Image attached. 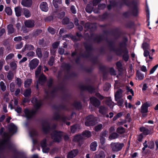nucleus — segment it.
Segmentation results:
<instances>
[{"mask_svg": "<svg viewBox=\"0 0 158 158\" xmlns=\"http://www.w3.org/2000/svg\"><path fill=\"white\" fill-rule=\"evenodd\" d=\"M15 110L18 113H20L22 111L21 108L19 106H17V108L15 109Z\"/></svg>", "mask_w": 158, "mask_h": 158, "instance_id": "774afa93", "label": "nucleus"}, {"mask_svg": "<svg viewBox=\"0 0 158 158\" xmlns=\"http://www.w3.org/2000/svg\"><path fill=\"white\" fill-rule=\"evenodd\" d=\"M79 127V126L77 125H74L71 127V130L72 133L75 132L77 130V128Z\"/></svg>", "mask_w": 158, "mask_h": 158, "instance_id": "4c0bfd02", "label": "nucleus"}, {"mask_svg": "<svg viewBox=\"0 0 158 158\" xmlns=\"http://www.w3.org/2000/svg\"><path fill=\"white\" fill-rule=\"evenodd\" d=\"M37 135V132L35 130H32L30 133V136L32 138L33 143L34 144L36 143L37 141L33 139V138Z\"/></svg>", "mask_w": 158, "mask_h": 158, "instance_id": "6ab92c4d", "label": "nucleus"}, {"mask_svg": "<svg viewBox=\"0 0 158 158\" xmlns=\"http://www.w3.org/2000/svg\"><path fill=\"white\" fill-rule=\"evenodd\" d=\"M62 3L61 0H53V4L55 8H57L59 5L61 4Z\"/></svg>", "mask_w": 158, "mask_h": 158, "instance_id": "c85d7f7f", "label": "nucleus"}, {"mask_svg": "<svg viewBox=\"0 0 158 158\" xmlns=\"http://www.w3.org/2000/svg\"><path fill=\"white\" fill-rule=\"evenodd\" d=\"M63 135V134L62 132H58L55 131L52 134V138L54 141L59 142L60 140Z\"/></svg>", "mask_w": 158, "mask_h": 158, "instance_id": "7ed1b4c3", "label": "nucleus"}, {"mask_svg": "<svg viewBox=\"0 0 158 158\" xmlns=\"http://www.w3.org/2000/svg\"><path fill=\"white\" fill-rule=\"evenodd\" d=\"M136 75L138 79L139 80H143L144 77V75L138 72H137Z\"/></svg>", "mask_w": 158, "mask_h": 158, "instance_id": "c9c22d12", "label": "nucleus"}, {"mask_svg": "<svg viewBox=\"0 0 158 158\" xmlns=\"http://www.w3.org/2000/svg\"><path fill=\"white\" fill-rule=\"evenodd\" d=\"M36 52L39 57H41L42 56L41 50L40 48H37Z\"/></svg>", "mask_w": 158, "mask_h": 158, "instance_id": "ea45409f", "label": "nucleus"}, {"mask_svg": "<svg viewBox=\"0 0 158 158\" xmlns=\"http://www.w3.org/2000/svg\"><path fill=\"white\" fill-rule=\"evenodd\" d=\"M95 123V120L93 115H89L86 118L85 125L87 126L94 125Z\"/></svg>", "mask_w": 158, "mask_h": 158, "instance_id": "20e7f679", "label": "nucleus"}, {"mask_svg": "<svg viewBox=\"0 0 158 158\" xmlns=\"http://www.w3.org/2000/svg\"><path fill=\"white\" fill-rule=\"evenodd\" d=\"M147 103H145L142 106L141 111L142 113H146L148 112V107Z\"/></svg>", "mask_w": 158, "mask_h": 158, "instance_id": "aec40b11", "label": "nucleus"}, {"mask_svg": "<svg viewBox=\"0 0 158 158\" xmlns=\"http://www.w3.org/2000/svg\"><path fill=\"white\" fill-rule=\"evenodd\" d=\"M36 110H33L31 111H29L27 109H25L24 112L26 117L29 118L32 117L36 113Z\"/></svg>", "mask_w": 158, "mask_h": 158, "instance_id": "423d86ee", "label": "nucleus"}, {"mask_svg": "<svg viewBox=\"0 0 158 158\" xmlns=\"http://www.w3.org/2000/svg\"><path fill=\"white\" fill-rule=\"evenodd\" d=\"M128 51H126V53H124L123 56V59L125 61H127L128 60L129 56L128 54Z\"/></svg>", "mask_w": 158, "mask_h": 158, "instance_id": "c03bdc74", "label": "nucleus"}, {"mask_svg": "<svg viewBox=\"0 0 158 158\" xmlns=\"http://www.w3.org/2000/svg\"><path fill=\"white\" fill-rule=\"evenodd\" d=\"M110 147L113 152H117L120 151L124 146L123 143L112 142L110 144Z\"/></svg>", "mask_w": 158, "mask_h": 158, "instance_id": "f03ea898", "label": "nucleus"}, {"mask_svg": "<svg viewBox=\"0 0 158 158\" xmlns=\"http://www.w3.org/2000/svg\"><path fill=\"white\" fill-rule=\"evenodd\" d=\"M25 26L28 27H32L34 26V22L33 21L28 20L25 22Z\"/></svg>", "mask_w": 158, "mask_h": 158, "instance_id": "a211bd4d", "label": "nucleus"}, {"mask_svg": "<svg viewBox=\"0 0 158 158\" xmlns=\"http://www.w3.org/2000/svg\"><path fill=\"white\" fill-rule=\"evenodd\" d=\"M118 135L116 133H113L111 134L109 137V140H111L118 138Z\"/></svg>", "mask_w": 158, "mask_h": 158, "instance_id": "393cba45", "label": "nucleus"}, {"mask_svg": "<svg viewBox=\"0 0 158 158\" xmlns=\"http://www.w3.org/2000/svg\"><path fill=\"white\" fill-rule=\"evenodd\" d=\"M32 81L31 79H28L26 80L24 82V86L25 87H28L29 86Z\"/></svg>", "mask_w": 158, "mask_h": 158, "instance_id": "2f4dec72", "label": "nucleus"}, {"mask_svg": "<svg viewBox=\"0 0 158 158\" xmlns=\"http://www.w3.org/2000/svg\"><path fill=\"white\" fill-rule=\"evenodd\" d=\"M17 84V85L20 87L22 83L21 79L19 78H17L16 80Z\"/></svg>", "mask_w": 158, "mask_h": 158, "instance_id": "6e6d98bb", "label": "nucleus"}, {"mask_svg": "<svg viewBox=\"0 0 158 158\" xmlns=\"http://www.w3.org/2000/svg\"><path fill=\"white\" fill-rule=\"evenodd\" d=\"M43 131L45 133H47L50 130V127L48 125L44 126L43 127Z\"/></svg>", "mask_w": 158, "mask_h": 158, "instance_id": "e433bc0d", "label": "nucleus"}, {"mask_svg": "<svg viewBox=\"0 0 158 158\" xmlns=\"http://www.w3.org/2000/svg\"><path fill=\"white\" fill-rule=\"evenodd\" d=\"M124 3L127 5L129 6H132L136 10H137V4L135 2H128L127 0H123Z\"/></svg>", "mask_w": 158, "mask_h": 158, "instance_id": "ddd939ff", "label": "nucleus"}, {"mask_svg": "<svg viewBox=\"0 0 158 158\" xmlns=\"http://www.w3.org/2000/svg\"><path fill=\"white\" fill-rule=\"evenodd\" d=\"M144 56L145 57H147L149 56V52L148 50H144Z\"/></svg>", "mask_w": 158, "mask_h": 158, "instance_id": "052dcab7", "label": "nucleus"}, {"mask_svg": "<svg viewBox=\"0 0 158 158\" xmlns=\"http://www.w3.org/2000/svg\"><path fill=\"white\" fill-rule=\"evenodd\" d=\"M105 154L104 152L102 151H100L98 155L96 154L95 155L94 158H105Z\"/></svg>", "mask_w": 158, "mask_h": 158, "instance_id": "b1692460", "label": "nucleus"}, {"mask_svg": "<svg viewBox=\"0 0 158 158\" xmlns=\"http://www.w3.org/2000/svg\"><path fill=\"white\" fill-rule=\"evenodd\" d=\"M10 68L12 70H15L16 69L17 65L14 62H12L10 64Z\"/></svg>", "mask_w": 158, "mask_h": 158, "instance_id": "a19ab883", "label": "nucleus"}, {"mask_svg": "<svg viewBox=\"0 0 158 158\" xmlns=\"http://www.w3.org/2000/svg\"><path fill=\"white\" fill-rule=\"evenodd\" d=\"M15 84L13 83H11L10 85V89L11 92H13L14 91L15 88Z\"/></svg>", "mask_w": 158, "mask_h": 158, "instance_id": "3c124183", "label": "nucleus"}, {"mask_svg": "<svg viewBox=\"0 0 158 158\" xmlns=\"http://www.w3.org/2000/svg\"><path fill=\"white\" fill-rule=\"evenodd\" d=\"M142 48L144 50H148L149 49V44L146 43H144L143 44Z\"/></svg>", "mask_w": 158, "mask_h": 158, "instance_id": "a18cd8bd", "label": "nucleus"}, {"mask_svg": "<svg viewBox=\"0 0 158 158\" xmlns=\"http://www.w3.org/2000/svg\"><path fill=\"white\" fill-rule=\"evenodd\" d=\"M81 135L82 139H83L90 137L91 135V134L90 131H85L83 132Z\"/></svg>", "mask_w": 158, "mask_h": 158, "instance_id": "f3484780", "label": "nucleus"}, {"mask_svg": "<svg viewBox=\"0 0 158 158\" xmlns=\"http://www.w3.org/2000/svg\"><path fill=\"white\" fill-rule=\"evenodd\" d=\"M45 80L46 78L45 76L43 74H41L39 78L38 81L37 83L38 85V84H40L41 85H43ZM36 87L37 88H38V85H37Z\"/></svg>", "mask_w": 158, "mask_h": 158, "instance_id": "dca6fc26", "label": "nucleus"}, {"mask_svg": "<svg viewBox=\"0 0 158 158\" xmlns=\"http://www.w3.org/2000/svg\"><path fill=\"white\" fill-rule=\"evenodd\" d=\"M97 146V142L96 141L92 142L90 145V150L93 151H96Z\"/></svg>", "mask_w": 158, "mask_h": 158, "instance_id": "412c9836", "label": "nucleus"}, {"mask_svg": "<svg viewBox=\"0 0 158 158\" xmlns=\"http://www.w3.org/2000/svg\"><path fill=\"white\" fill-rule=\"evenodd\" d=\"M5 12L8 15H11L12 14V11L9 7H7L5 8Z\"/></svg>", "mask_w": 158, "mask_h": 158, "instance_id": "473e14b6", "label": "nucleus"}, {"mask_svg": "<svg viewBox=\"0 0 158 158\" xmlns=\"http://www.w3.org/2000/svg\"><path fill=\"white\" fill-rule=\"evenodd\" d=\"M39 60L36 59H34L32 60L29 63V66L32 69H35L38 65Z\"/></svg>", "mask_w": 158, "mask_h": 158, "instance_id": "39448f33", "label": "nucleus"}, {"mask_svg": "<svg viewBox=\"0 0 158 158\" xmlns=\"http://www.w3.org/2000/svg\"><path fill=\"white\" fill-rule=\"evenodd\" d=\"M116 101L117 102L119 106H122L124 102V100L121 98L118 99V100Z\"/></svg>", "mask_w": 158, "mask_h": 158, "instance_id": "49530a36", "label": "nucleus"}, {"mask_svg": "<svg viewBox=\"0 0 158 158\" xmlns=\"http://www.w3.org/2000/svg\"><path fill=\"white\" fill-rule=\"evenodd\" d=\"M158 67V64H157L155 65L154 67H153L152 69L150 71V74H152L154 73V72L155 71L156 69Z\"/></svg>", "mask_w": 158, "mask_h": 158, "instance_id": "603ef678", "label": "nucleus"}, {"mask_svg": "<svg viewBox=\"0 0 158 158\" xmlns=\"http://www.w3.org/2000/svg\"><path fill=\"white\" fill-rule=\"evenodd\" d=\"M31 93V90L30 89H26L23 95L25 97H28L30 96Z\"/></svg>", "mask_w": 158, "mask_h": 158, "instance_id": "72a5a7b5", "label": "nucleus"}, {"mask_svg": "<svg viewBox=\"0 0 158 158\" xmlns=\"http://www.w3.org/2000/svg\"><path fill=\"white\" fill-rule=\"evenodd\" d=\"M0 85L2 90L3 91H5L6 89V86L4 82L2 81H1L0 83Z\"/></svg>", "mask_w": 158, "mask_h": 158, "instance_id": "de8ad7c7", "label": "nucleus"}, {"mask_svg": "<svg viewBox=\"0 0 158 158\" xmlns=\"http://www.w3.org/2000/svg\"><path fill=\"white\" fill-rule=\"evenodd\" d=\"M48 31L52 34H54L55 33V30L52 27H49L48 29Z\"/></svg>", "mask_w": 158, "mask_h": 158, "instance_id": "864d4df0", "label": "nucleus"}, {"mask_svg": "<svg viewBox=\"0 0 158 158\" xmlns=\"http://www.w3.org/2000/svg\"><path fill=\"white\" fill-rule=\"evenodd\" d=\"M117 131L120 134H122L125 132V130L123 127H120L117 128Z\"/></svg>", "mask_w": 158, "mask_h": 158, "instance_id": "58836bf2", "label": "nucleus"}, {"mask_svg": "<svg viewBox=\"0 0 158 158\" xmlns=\"http://www.w3.org/2000/svg\"><path fill=\"white\" fill-rule=\"evenodd\" d=\"M13 77V74L10 71L9 72L7 76V79L9 80H11L12 79Z\"/></svg>", "mask_w": 158, "mask_h": 158, "instance_id": "37998d69", "label": "nucleus"}, {"mask_svg": "<svg viewBox=\"0 0 158 158\" xmlns=\"http://www.w3.org/2000/svg\"><path fill=\"white\" fill-rule=\"evenodd\" d=\"M32 4L31 0H23L21 2V4L24 6L30 7Z\"/></svg>", "mask_w": 158, "mask_h": 158, "instance_id": "9b49d317", "label": "nucleus"}, {"mask_svg": "<svg viewBox=\"0 0 158 158\" xmlns=\"http://www.w3.org/2000/svg\"><path fill=\"white\" fill-rule=\"evenodd\" d=\"M41 70V66H39L35 73V77H38L39 75L40 74Z\"/></svg>", "mask_w": 158, "mask_h": 158, "instance_id": "f704fd0d", "label": "nucleus"}, {"mask_svg": "<svg viewBox=\"0 0 158 158\" xmlns=\"http://www.w3.org/2000/svg\"><path fill=\"white\" fill-rule=\"evenodd\" d=\"M14 56L13 54L10 53L6 57V60H9L11 59Z\"/></svg>", "mask_w": 158, "mask_h": 158, "instance_id": "338daca9", "label": "nucleus"}, {"mask_svg": "<svg viewBox=\"0 0 158 158\" xmlns=\"http://www.w3.org/2000/svg\"><path fill=\"white\" fill-rule=\"evenodd\" d=\"M71 11L73 14H75L76 12V10L75 6H72L70 7Z\"/></svg>", "mask_w": 158, "mask_h": 158, "instance_id": "13d9d810", "label": "nucleus"}, {"mask_svg": "<svg viewBox=\"0 0 158 158\" xmlns=\"http://www.w3.org/2000/svg\"><path fill=\"white\" fill-rule=\"evenodd\" d=\"M106 104L111 108H112L114 106V103L111 100H110L106 102Z\"/></svg>", "mask_w": 158, "mask_h": 158, "instance_id": "09e8293b", "label": "nucleus"}, {"mask_svg": "<svg viewBox=\"0 0 158 158\" xmlns=\"http://www.w3.org/2000/svg\"><path fill=\"white\" fill-rule=\"evenodd\" d=\"M23 14L25 17L27 18L29 17L31 15L30 12L27 9L25 8L23 9Z\"/></svg>", "mask_w": 158, "mask_h": 158, "instance_id": "bb28decb", "label": "nucleus"}, {"mask_svg": "<svg viewBox=\"0 0 158 158\" xmlns=\"http://www.w3.org/2000/svg\"><path fill=\"white\" fill-rule=\"evenodd\" d=\"M31 102L35 104V109H38L41 105V102L38 101L35 98H33L31 101Z\"/></svg>", "mask_w": 158, "mask_h": 158, "instance_id": "9d476101", "label": "nucleus"}, {"mask_svg": "<svg viewBox=\"0 0 158 158\" xmlns=\"http://www.w3.org/2000/svg\"><path fill=\"white\" fill-rule=\"evenodd\" d=\"M34 48V47L31 45L26 44L24 48L22 50L21 52H23L26 50H32Z\"/></svg>", "mask_w": 158, "mask_h": 158, "instance_id": "4be33fe9", "label": "nucleus"}, {"mask_svg": "<svg viewBox=\"0 0 158 158\" xmlns=\"http://www.w3.org/2000/svg\"><path fill=\"white\" fill-rule=\"evenodd\" d=\"M82 139L81 135H79L75 136L73 139L74 142H78L81 140Z\"/></svg>", "mask_w": 158, "mask_h": 158, "instance_id": "7c9ffc66", "label": "nucleus"}, {"mask_svg": "<svg viewBox=\"0 0 158 158\" xmlns=\"http://www.w3.org/2000/svg\"><path fill=\"white\" fill-rule=\"evenodd\" d=\"M91 103L95 107L98 106L100 104V102L95 98L92 97L90 99Z\"/></svg>", "mask_w": 158, "mask_h": 158, "instance_id": "6e6552de", "label": "nucleus"}, {"mask_svg": "<svg viewBox=\"0 0 158 158\" xmlns=\"http://www.w3.org/2000/svg\"><path fill=\"white\" fill-rule=\"evenodd\" d=\"M105 138L101 137L100 138V141L101 144L102 145L104 144L105 142Z\"/></svg>", "mask_w": 158, "mask_h": 158, "instance_id": "69168bd1", "label": "nucleus"}, {"mask_svg": "<svg viewBox=\"0 0 158 158\" xmlns=\"http://www.w3.org/2000/svg\"><path fill=\"white\" fill-rule=\"evenodd\" d=\"M122 97V91L121 89H119L116 92L115 94V98L116 100H118V99L121 98Z\"/></svg>", "mask_w": 158, "mask_h": 158, "instance_id": "2eb2a0df", "label": "nucleus"}, {"mask_svg": "<svg viewBox=\"0 0 158 158\" xmlns=\"http://www.w3.org/2000/svg\"><path fill=\"white\" fill-rule=\"evenodd\" d=\"M41 145L42 148V151L43 152H48L49 150V148L47 147L46 140L44 139L41 143Z\"/></svg>", "mask_w": 158, "mask_h": 158, "instance_id": "0eeeda50", "label": "nucleus"}, {"mask_svg": "<svg viewBox=\"0 0 158 158\" xmlns=\"http://www.w3.org/2000/svg\"><path fill=\"white\" fill-rule=\"evenodd\" d=\"M15 13L16 15L19 17L21 15L22 9L21 8L18 6L16 7L15 8Z\"/></svg>", "mask_w": 158, "mask_h": 158, "instance_id": "5701e85b", "label": "nucleus"}, {"mask_svg": "<svg viewBox=\"0 0 158 158\" xmlns=\"http://www.w3.org/2000/svg\"><path fill=\"white\" fill-rule=\"evenodd\" d=\"M140 130L141 131L143 132V134L145 135H147L150 133L149 131L147 129L144 127H141L140 128Z\"/></svg>", "mask_w": 158, "mask_h": 158, "instance_id": "c756f323", "label": "nucleus"}, {"mask_svg": "<svg viewBox=\"0 0 158 158\" xmlns=\"http://www.w3.org/2000/svg\"><path fill=\"white\" fill-rule=\"evenodd\" d=\"M110 87V85L109 83H107L104 86L103 88L104 90L105 91H107Z\"/></svg>", "mask_w": 158, "mask_h": 158, "instance_id": "79ce46f5", "label": "nucleus"}, {"mask_svg": "<svg viewBox=\"0 0 158 158\" xmlns=\"http://www.w3.org/2000/svg\"><path fill=\"white\" fill-rule=\"evenodd\" d=\"M102 125L101 124H99L96 126L95 127V130L96 131H98L102 129Z\"/></svg>", "mask_w": 158, "mask_h": 158, "instance_id": "8fccbe9b", "label": "nucleus"}, {"mask_svg": "<svg viewBox=\"0 0 158 158\" xmlns=\"http://www.w3.org/2000/svg\"><path fill=\"white\" fill-rule=\"evenodd\" d=\"M54 61V58L53 57H52L50 58L49 61L48 62V64L52 66L53 64Z\"/></svg>", "mask_w": 158, "mask_h": 158, "instance_id": "5fc2aeb1", "label": "nucleus"}, {"mask_svg": "<svg viewBox=\"0 0 158 158\" xmlns=\"http://www.w3.org/2000/svg\"><path fill=\"white\" fill-rule=\"evenodd\" d=\"M40 7L42 10L47 12L48 10V6L47 3L45 2L41 3L40 5Z\"/></svg>", "mask_w": 158, "mask_h": 158, "instance_id": "f8f14e48", "label": "nucleus"}, {"mask_svg": "<svg viewBox=\"0 0 158 158\" xmlns=\"http://www.w3.org/2000/svg\"><path fill=\"white\" fill-rule=\"evenodd\" d=\"M69 21V19L67 17L64 18L62 20V23L63 24H67Z\"/></svg>", "mask_w": 158, "mask_h": 158, "instance_id": "4d7b16f0", "label": "nucleus"}, {"mask_svg": "<svg viewBox=\"0 0 158 158\" xmlns=\"http://www.w3.org/2000/svg\"><path fill=\"white\" fill-rule=\"evenodd\" d=\"M86 11L87 12L89 13H91L92 11V8L91 7H90L89 6L87 5L85 9Z\"/></svg>", "mask_w": 158, "mask_h": 158, "instance_id": "bf43d9fd", "label": "nucleus"}, {"mask_svg": "<svg viewBox=\"0 0 158 158\" xmlns=\"http://www.w3.org/2000/svg\"><path fill=\"white\" fill-rule=\"evenodd\" d=\"M8 128L10 133L14 134L16 132L17 130V127L13 123H10L9 125Z\"/></svg>", "mask_w": 158, "mask_h": 158, "instance_id": "4468645a", "label": "nucleus"}, {"mask_svg": "<svg viewBox=\"0 0 158 158\" xmlns=\"http://www.w3.org/2000/svg\"><path fill=\"white\" fill-rule=\"evenodd\" d=\"M78 152L77 149L73 150L70 152L67 155V158H73L77 155Z\"/></svg>", "mask_w": 158, "mask_h": 158, "instance_id": "1a4fd4ad", "label": "nucleus"}, {"mask_svg": "<svg viewBox=\"0 0 158 158\" xmlns=\"http://www.w3.org/2000/svg\"><path fill=\"white\" fill-rule=\"evenodd\" d=\"M8 33L9 34L13 33L15 31L13 26L11 24L7 26Z\"/></svg>", "mask_w": 158, "mask_h": 158, "instance_id": "a878e982", "label": "nucleus"}, {"mask_svg": "<svg viewBox=\"0 0 158 158\" xmlns=\"http://www.w3.org/2000/svg\"><path fill=\"white\" fill-rule=\"evenodd\" d=\"M10 135L9 134L4 133L2 139L0 140V148L6 146L9 143Z\"/></svg>", "mask_w": 158, "mask_h": 158, "instance_id": "f257e3e1", "label": "nucleus"}, {"mask_svg": "<svg viewBox=\"0 0 158 158\" xmlns=\"http://www.w3.org/2000/svg\"><path fill=\"white\" fill-rule=\"evenodd\" d=\"M22 40V37L21 36L16 37L14 38V40L15 41H19Z\"/></svg>", "mask_w": 158, "mask_h": 158, "instance_id": "e2e57ef3", "label": "nucleus"}, {"mask_svg": "<svg viewBox=\"0 0 158 158\" xmlns=\"http://www.w3.org/2000/svg\"><path fill=\"white\" fill-rule=\"evenodd\" d=\"M53 19V17L52 16L48 17L45 19V21L47 22H49L52 21Z\"/></svg>", "mask_w": 158, "mask_h": 158, "instance_id": "680f3d73", "label": "nucleus"}, {"mask_svg": "<svg viewBox=\"0 0 158 158\" xmlns=\"http://www.w3.org/2000/svg\"><path fill=\"white\" fill-rule=\"evenodd\" d=\"M107 108L104 106H101L100 107L99 110V112L102 114H104L107 112Z\"/></svg>", "mask_w": 158, "mask_h": 158, "instance_id": "cd10ccee", "label": "nucleus"}, {"mask_svg": "<svg viewBox=\"0 0 158 158\" xmlns=\"http://www.w3.org/2000/svg\"><path fill=\"white\" fill-rule=\"evenodd\" d=\"M23 44L22 43H20L19 44H17L16 46V48L17 49H20L22 47Z\"/></svg>", "mask_w": 158, "mask_h": 158, "instance_id": "0e129e2a", "label": "nucleus"}]
</instances>
